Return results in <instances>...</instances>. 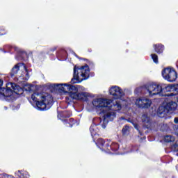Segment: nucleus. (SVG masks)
<instances>
[{"label": "nucleus", "mask_w": 178, "mask_h": 178, "mask_svg": "<svg viewBox=\"0 0 178 178\" xmlns=\"http://www.w3.org/2000/svg\"><path fill=\"white\" fill-rule=\"evenodd\" d=\"M92 105L97 109L102 108V115L104 116V122L106 119L112 120L116 117V111H120L122 106L118 100L112 101L106 99H96L92 101Z\"/></svg>", "instance_id": "f257e3e1"}, {"label": "nucleus", "mask_w": 178, "mask_h": 178, "mask_svg": "<svg viewBox=\"0 0 178 178\" xmlns=\"http://www.w3.org/2000/svg\"><path fill=\"white\" fill-rule=\"evenodd\" d=\"M90 77V68L88 65L82 67L75 66L74 68V83H81L83 80H87ZM76 80V81H74Z\"/></svg>", "instance_id": "f03ea898"}, {"label": "nucleus", "mask_w": 178, "mask_h": 178, "mask_svg": "<svg viewBox=\"0 0 178 178\" xmlns=\"http://www.w3.org/2000/svg\"><path fill=\"white\" fill-rule=\"evenodd\" d=\"M3 81L0 79V94L3 95V97H11L13 92L15 94H23V90L22 88L16 86L13 83H8L6 84V88H1Z\"/></svg>", "instance_id": "7ed1b4c3"}, {"label": "nucleus", "mask_w": 178, "mask_h": 178, "mask_svg": "<svg viewBox=\"0 0 178 178\" xmlns=\"http://www.w3.org/2000/svg\"><path fill=\"white\" fill-rule=\"evenodd\" d=\"M177 108V103L176 102H169L167 104H164L160 106L157 111V115L160 118H165L169 112H175Z\"/></svg>", "instance_id": "20e7f679"}, {"label": "nucleus", "mask_w": 178, "mask_h": 178, "mask_svg": "<svg viewBox=\"0 0 178 178\" xmlns=\"http://www.w3.org/2000/svg\"><path fill=\"white\" fill-rule=\"evenodd\" d=\"M145 88L150 97H152V95L169 97V95L163 94V88H162V85L161 84L149 83L145 86Z\"/></svg>", "instance_id": "39448f33"}, {"label": "nucleus", "mask_w": 178, "mask_h": 178, "mask_svg": "<svg viewBox=\"0 0 178 178\" xmlns=\"http://www.w3.org/2000/svg\"><path fill=\"white\" fill-rule=\"evenodd\" d=\"M162 76L165 80L170 81V83H173L176 81L177 79V72L173 70V68L167 67L163 70Z\"/></svg>", "instance_id": "423d86ee"}, {"label": "nucleus", "mask_w": 178, "mask_h": 178, "mask_svg": "<svg viewBox=\"0 0 178 178\" xmlns=\"http://www.w3.org/2000/svg\"><path fill=\"white\" fill-rule=\"evenodd\" d=\"M56 87L60 91V92H69L70 94H73V92L77 91V88L74 86L69 85V84H57Z\"/></svg>", "instance_id": "0eeeda50"}, {"label": "nucleus", "mask_w": 178, "mask_h": 178, "mask_svg": "<svg viewBox=\"0 0 178 178\" xmlns=\"http://www.w3.org/2000/svg\"><path fill=\"white\" fill-rule=\"evenodd\" d=\"M27 71L26 65L24 64H17L12 70V74L13 76L17 75L18 77L23 76V72Z\"/></svg>", "instance_id": "6e6552de"}, {"label": "nucleus", "mask_w": 178, "mask_h": 178, "mask_svg": "<svg viewBox=\"0 0 178 178\" xmlns=\"http://www.w3.org/2000/svg\"><path fill=\"white\" fill-rule=\"evenodd\" d=\"M110 94L114 97V98H120L123 97L124 93L123 90L120 89L119 86H113L110 88Z\"/></svg>", "instance_id": "1a4fd4ad"}, {"label": "nucleus", "mask_w": 178, "mask_h": 178, "mask_svg": "<svg viewBox=\"0 0 178 178\" xmlns=\"http://www.w3.org/2000/svg\"><path fill=\"white\" fill-rule=\"evenodd\" d=\"M38 97H40V95H38V94L37 93H35L33 95H32L31 96V98L33 101H38V105H40V106H43V108H45V106H47V97L45 96H42L41 98V101H38V99H40L38 98Z\"/></svg>", "instance_id": "9d476101"}, {"label": "nucleus", "mask_w": 178, "mask_h": 178, "mask_svg": "<svg viewBox=\"0 0 178 178\" xmlns=\"http://www.w3.org/2000/svg\"><path fill=\"white\" fill-rule=\"evenodd\" d=\"M71 98L73 99H84L86 97V94L84 93H77V91H74L72 93L70 94Z\"/></svg>", "instance_id": "9b49d317"}, {"label": "nucleus", "mask_w": 178, "mask_h": 178, "mask_svg": "<svg viewBox=\"0 0 178 178\" xmlns=\"http://www.w3.org/2000/svg\"><path fill=\"white\" fill-rule=\"evenodd\" d=\"M151 104H152L151 100L147 98H143V103L142 108H149L151 106Z\"/></svg>", "instance_id": "f8f14e48"}, {"label": "nucleus", "mask_w": 178, "mask_h": 178, "mask_svg": "<svg viewBox=\"0 0 178 178\" xmlns=\"http://www.w3.org/2000/svg\"><path fill=\"white\" fill-rule=\"evenodd\" d=\"M173 88V85H168L165 86L164 89H163V91H166L167 92H175Z\"/></svg>", "instance_id": "ddd939ff"}, {"label": "nucleus", "mask_w": 178, "mask_h": 178, "mask_svg": "<svg viewBox=\"0 0 178 178\" xmlns=\"http://www.w3.org/2000/svg\"><path fill=\"white\" fill-rule=\"evenodd\" d=\"M164 141L165 143H170L172 141H175V137L172 136H165V137L164 138Z\"/></svg>", "instance_id": "4468645a"}, {"label": "nucleus", "mask_w": 178, "mask_h": 178, "mask_svg": "<svg viewBox=\"0 0 178 178\" xmlns=\"http://www.w3.org/2000/svg\"><path fill=\"white\" fill-rule=\"evenodd\" d=\"M155 51L158 54H161V52L163 51V45L159 44V45L156 46Z\"/></svg>", "instance_id": "2eb2a0df"}, {"label": "nucleus", "mask_w": 178, "mask_h": 178, "mask_svg": "<svg viewBox=\"0 0 178 178\" xmlns=\"http://www.w3.org/2000/svg\"><path fill=\"white\" fill-rule=\"evenodd\" d=\"M143 98L137 99L136 101V105L139 108H143Z\"/></svg>", "instance_id": "dca6fc26"}, {"label": "nucleus", "mask_w": 178, "mask_h": 178, "mask_svg": "<svg viewBox=\"0 0 178 178\" xmlns=\"http://www.w3.org/2000/svg\"><path fill=\"white\" fill-rule=\"evenodd\" d=\"M142 120L143 122H145V123L149 122V118L148 117L147 114H143L142 115Z\"/></svg>", "instance_id": "f3484780"}, {"label": "nucleus", "mask_w": 178, "mask_h": 178, "mask_svg": "<svg viewBox=\"0 0 178 178\" xmlns=\"http://www.w3.org/2000/svg\"><path fill=\"white\" fill-rule=\"evenodd\" d=\"M123 134H127L129 133V126H125L122 129Z\"/></svg>", "instance_id": "a211bd4d"}, {"label": "nucleus", "mask_w": 178, "mask_h": 178, "mask_svg": "<svg viewBox=\"0 0 178 178\" xmlns=\"http://www.w3.org/2000/svg\"><path fill=\"white\" fill-rule=\"evenodd\" d=\"M152 58L153 59L154 63H158V56L156 54H152Z\"/></svg>", "instance_id": "6ab92c4d"}, {"label": "nucleus", "mask_w": 178, "mask_h": 178, "mask_svg": "<svg viewBox=\"0 0 178 178\" xmlns=\"http://www.w3.org/2000/svg\"><path fill=\"white\" fill-rule=\"evenodd\" d=\"M173 86V89H174V92H178V84L177 85H172Z\"/></svg>", "instance_id": "aec40b11"}, {"label": "nucleus", "mask_w": 178, "mask_h": 178, "mask_svg": "<svg viewBox=\"0 0 178 178\" xmlns=\"http://www.w3.org/2000/svg\"><path fill=\"white\" fill-rule=\"evenodd\" d=\"M98 143H99L102 145H104V144H105V140H104L102 138H99L98 139Z\"/></svg>", "instance_id": "412c9836"}, {"label": "nucleus", "mask_w": 178, "mask_h": 178, "mask_svg": "<svg viewBox=\"0 0 178 178\" xmlns=\"http://www.w3.org/2000/svg\"><path fill=\"white\" fill-rule=\"evenodd\" d=\"M175 148L177 151H178V140L176 142V144L175 145Z\"/></svg>", "instance_id": "4be33fe9"}, {"label": "nucleus", "mask_w": 178, "mask_h": 178, "mask_svg": "<svg viewBox=\"0 0 178 178\" xmlns=\"http://www.w3.org/2000/svg\"><path fill=\"white\" fill-rule=\"evenodd\" d=\"M174 123H175L176 124H178V118H175L174 119Z\"/></svg>", "instance_id": "5701e85b"}, {"label": "nucleus", "mask_w": 178, "mask_h": 178, "mask_svg": "<svg viewBox=\"0 0 178 178\" xmlns=\"http://www.w3.org/2000/svg\"><path fill=\"white\" fill-rule=\"evenodd\" d=\"M103 129H105L106 126L105 125H102Z\"/></svg>", "instance_id": "b1692460"}]
</instances>
